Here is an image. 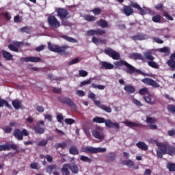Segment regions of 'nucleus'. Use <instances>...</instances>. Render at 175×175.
I'll return each mask as SVG.
<instances>
[{"instance_id": "obj_30", "label": "nucleus", "mask_w": 175, "mask_h": 175, "mask_svg": "<svg viewBox=\"0 0 175 175\" xmlns=\"http://www.w3.org/2000/svg\"><path fill=\"white\" fill-rule=\"evenodd\" d=\"M124 90L127 92V94H135V91H136L135 87L130 84L124 86Z\"/></svg>"}, {"instance_id": "obj_12", "label": "nucleus", "mask_w": 175, "mask_h": 175, "mask_svg": "<svg viewBox=\"0 0 175 175\" xmlns=\"http://www.w3.org/2000/svg\"><path fill=\"white\" fill-rule=\"evenodd\" d=\"M48 23L51 28H59L61 23L54 16L48 17Z\"/></svg>"}, {"instance_id": "obj_64", "label": "nucleus", "mask_w": 175, "mask_h": 175, "mask_svg": "<svg viewBox=\"0 0 175 175\" xmlns=\"http://www.w3.org/2000/svg\"><path fill=\"white\" fill-rule=\"evenodd\" d=\"M167 135L171 137L175 136V129L168 131Z\"/></svg>"}, {"instance_id": "obj_19", "label": "nucleus", "mask_w": 175, "mask_h": 175, "mask_svg": "<svg viewBox=\"0 0 175 175\" xmlns=\"http://www.w3.org/2000/svg\"><path fill=\"white\" fill-rule=\"evenodd\" d=\"M100 65L101 69H105L106 70L114 68V65L107 62H100Z\"/></svg>"}, {"instance_id": "obj_32", "label": "nucleus", "mask_w": 175, "mask_h": 175, "mask_svg": "<svg viewBox=\"0 0 175 175\" xmlns=\"http://www.w3.org/2000/svg\"><path fill=\"white\" fill-rule=\"evenodd\" d=\"M97 107H99V109H101V110H104L106 113H111V107H107L100 101V104L98 105H96Z\"/></svg>"}, {"instance_id": "obj_58", "label": "nucleus", "mask_w": 175, "mask_h": 175, "mask_svg": "<svg viewBox=\"0 0 175 175\" xmlns=\"http://www.w3.org/2000/svg\"><path fill=\"white\" fill-rule=\"evenodd\" d=\"M79 62H80L79 58H75L71 60L70 62H68V66H70V65H75V64H79Z\"/></svg>"}, {"instance_id": "obj_36", "label": "nucleus", "mask_w": 175, "mask_h": 175, "mask_svg": "<svg viewBox=\"0 0 175 175\" xmlns=\"http://www.w3.org/2000/svg\"><path fill=\"white\" fill-rule=\"evenodd\" d=\"M96 16L90 14H87L84 16V20L89 22L96 21Z\"/></svg>"}, {"instance_id": "obj_9", "label": "nucleus", "mask_w": 175, "mask_h": 175, "mask_svg": "<svg viewBox=\"0 0 175 175\" xmlns=\"http://www.w3.org/2000/svg\"><path fill=\"white\" fill-rule=\"evenodd\" d=\"M18 148L17 145L10 144L9 143H6L4 145H0V151H10V149H12L15 151V154H20V150Z\"/></svg>"}, {"instance_id": "obj_25", "label": "nucleus", "mask_w": 175, "mask_h": 175, "mask_svg": "<svg viewBox=\"0 0 175 175\" xmlns=\"http://www.w3.org/2000/svg\"><path fill=\"white\" fill-rule=\"evenodd\" d=\"M3 57L5 58L6 61H12L13 60V55L10 53L6 51L5 50H3L1 51Z\"/></svg>"}, {"instance_id": "obj_6", "label": "nucleus", "mask_w": 175, "mask_h": 175, "mask_svg": "<svg viewBox=\"0 0 175 175\" xmlns=\"http://www.w3.org/2000/svg\"><path fill=\"white\" fill-rule=\"evenodd\" d=\"M106 148H94V147H84L82 148V152L88 154H98V152H106Z\"/></svg>"}, {"instance_id": "obj_4", "label": "nucleus", "mask_w": 175, "mask_h": 175, "mask_svg": "<svg viewBox=\"0 0 175 175\" xmlns=\"http://www.w3.org/2000/svg\"><path fill=\"white\" fill-rule=\"evenodd\" d=\"M115 66H126V72L129 75H133L136 68L124 60H120L114 63Z\"/></svg>"}, {"instance_id": "obj_54", "label": "nucleus", "mask_w": 175, "mask_h": 175, "mask_svg": "<svg viewBox=\"0 0 175 175\" xmlns=\"http://www.w3.org/2000/svg\"><path fill=\"white\" fill-rule=\"evenodd\" d=\"M160 53H170V48L167 46H164L163 48L159 49Z\"/></svg>"}, {"instance_id": "obj_7", "label": "nucleus", "mask_w": 175, "mask_h": 175, "mask_svg": "<svg viewBox=\"0 0 175 175\" xmlns=\"http://www.w3.org/2000/svg\"><path fill=\"white\" fill-rule=\"evenodd\" d=\"M92 136L95 137V139H98V140H105V133H103V129L101 127L97 126L95 129L92 131Z\"/></svg>"}, {"instance_id": "obj_44", "label": "nucleus", "mask_w": 175, "mask_h": 175, "mask_svg": "<svg viewBox=\"0 0 175 175\" xmlns=\"http://www.w3.org/2000/svg\"><path fill=\"white\" fill-rule=\"evenodd\" d=\"M12 106L13 107H14V109H16V110H18V109H20V101H18V100H15L12 101Z\"/></svg>"}, {"instance_id": "obj_24", "label": "nucleus", "mask_w": 175, "mask_h": 175, "mask_svg": "<svg viewBox=\"0 0 175 175\" xmlns=\"http://www.w3.org/2000/svg\"><path fill=\"white\" fill-rule=\"evenodd\" d=\"M131 7L134 8V9H137V10L139 12V14L142 16H144V14H146V11H144V10H143L142 7H140V5H139L137 3L132 2Z\"/></svg>"}, {"instance_id": "obj_21", "label": "nucleus", "mask_w": 175, "mask_h": 175, "mask_svg": "<svg viewBox=\"0 0 175 175\" xmlns=\"http://www.w3.org/2000/svg\"><path fill=\"white\" fill-rule=\"evenodd\" d=\"M106 162L107 163H110L111 162H114L116 161V153L114 152H109L106 156Z\"/></svg>"}, {"instance_id": "obj_34", "label": "nucleus", "mask_w": 175, "mask_h": 175, "mask_svg": "<svg viewBox=\"0 0 175 175\" xmlns=\"http://www.w3.org/2000/svg\"><path fill=\"white\" fill-rule=\"evenodd\" d=\"M167 154L171 157H174V155H175V147L173 146H168L167 149Z\"/></svg>"}, {"instance_id": "obj_46", "label": "nucleus", "mask_w": 175, "mask_h": 175, "mask_svg": "<svg viewBox=\"0 0 175 175\" xmlns=\"http://www.w3.org/2000/svg\"><path fill=\"white\" fill-rule=\"evenodd\" d=\"M64 122H66V124H67L68 125H73V124H75L76 121L72 118H66L64 120Z\"/></svg>"}, {"instance_id": "obj_26", "label": "nucleus", "mask_w": 175, "mask_h": 175, "mask_svg": "<svg viewBox=\"0 0 175 175\" xmlns=\"http://www.w3.org/2000/svg\"><path fill=\"white\" fill-rule=\"evenodd\" d=\"M68 169L73 173L74 174H77L79 173V166L75 163H68Z\"/></svg>"}, {"instance_id": "obj_55", "label": "nucleus", "mask_w": 175, "mask_h": 175, "mask_svg": "<svg viewBox=\"0 0 175 175\" xmlns=\"http://www.w3.org/2000/svg\"><path fill=\"white\" fill-rule=\"evenodd\" d=\"M8 49H10V50H12V51H15L16 53H18V48L14 46V44H9Z\"/></svg>"}, {"instance_id": "obj_42", "label": "nucleus", "mask_w": 175, "mask_h": 175, "mask_svg": "<svg viewBox=\"0 0 175 175\" xmlns=\"http://www.w3.org/2000/svg\"><path fill=\"white\" fill-rule=\"evenodd\" d=\"M166 167L169 172H175V164L174 163H167Z\"/></svg>"}, {"instance_id": "obj_28", "label": "nucleus", "mask_w": 175, "mask_h": 175, "mask_svg": "<svg viewBox=\"0 0 175 175\" xmlns=\"http://www.w3.org/2000/svg\"><path fill=\"white\" fill-rule=\"evenodd\" d=\"M61 172L62 175H70V172H69V163L64 164Z\"/></svg>"}, {"instance_id": "obj_56", "label": "nucleus", "mask_w": 175, "mask_h": 175, "mask_svg": "<svg viewBox=\"0 0 175 175\" xmlns=\"http://www.w3.org/2000/svg\"><path fill=\"white\" fill-rule=\"evenodd\" d=\"M90 83L91 79L85 80L80 83L79 87H84V85H87Z\"/></svg>"}, {"instance_id": "obj_8", "label": "nucleus", "mask_w": 175, "mask_h": 175, "mask_svg": "<svg viewBox=\"0 0 175 175\" xmlns=\"http://www.w3.org/2000/svg\"><path fill=\"white\" fill-rule=\"evenodd\" d=\"M13 135L17 140H23L24 139L23 136H28L29 133L25 129H23L22 131L19 129H16L13 132Z\"/></svg>"}, {"instance_id": "obj_60", "label": "nucleus", "mask_w": 175, "mask_h": 175, "mask_svg": "<svg viewBox=\"0 0 175 175\" xmlns=\"http://www.w3.org/2000/svg\"><path fill=\"white\" fill-rule=\"evenodd\" d=\"M1 16H3V17H5L6 18V20H8V21H9V20H10V18H12V16H10V14H9V12H8L1 13Z\"/></svg>"}, {"instance_id": "obj_17", "label": "nucleus", "mask_w": 175, "mask_h": 175, "mask_svg": "<svg viewBox=\"0 0 175 175\" xmlns=\"http://www.w3.org/2000/svg\"><path fill=\"white\" fill-rule=\"evenodd\" d=\"M131 39L135 42H136L137 40H146L148 39V36H147L144 33H138L136 35L131 36Z\"/></svg>"}, {"instance_id": "obj_14", "label": "nucleus", "mask_w": 175, "mask_h": 175, "mask_svg": "<svg viewBox=\"0 0 175 175\" xmlns=\"http://www.w3.org/2000/svg\"><path fill=\"white\" fill-rule=\"evenodd\" d=\"M106 33V31L102 29H90L87 31L88 36H94L95 35L98 36H102L105 35Z\"/></svg>"}, {"instance_id": "obj_2", "label": "nucleus", "mask_w": 175, "mask_h": 175, "mask_svg": "<svg viewBox=\"0 0 175 175\" xmlns=\"http://www.w3.org/2000/svg\"><path fill=\"white\" fill-rule=\"evenodd\" d=\"M93 122H96V124H105L107 128H115L117 131H120V124L114 123L110 119L106 120L104 118L96 116L93 118Z\"/></svg>"}, {"instance_id": "obj_13", "label": "nucleus", "mask_w": 175, "mask_h": 175, "mask_svg": "<svg viewBox=\"0 0 175 175\" xmlns=\"http://www.w3.org/2000/svg\"><path fill=\"white\" fill-rule=\"evenodd\" d=\"M57 13L60 20H62V18H69L70 17L68 10L65 8H58L57 10Z\"/></svg>"}, {"instance_id": "obj_59", "label": "nucleus", "mask_w": 175, "mask_h": 175, "mask_svg": "<svg viewBox=\"0 0 175 175\" xmlns=\"http://www.w3.org/2000/svg\"><path fill=\"white\" fill-rule=\"evenodd\" d=\"M133 103H134V105H136V106H137L138 107L143 106V104H142V103L136 98L133 99Z\"/></svg>"}, {"instance_id": "obj_1", "label": "nucleus", "mask_w": 175, "mask_h": 175, "mask_svg": "<svg viewBox=\"0 0 175 175\" xmlns=\"http://www.w3.org/2000/svg\"><path fill=\"white\" fill-rule=\"evenodd\" d=\"M152 54V51L150 50L144 52V56L142 53H133L130 55V58H131V59H135V61L137 59H139V61H144L145 58L148 61L147 64L148 66L153 68V69H158L159 68V65L154 61V59H155V57H154Z\"/></svg>"}, {"instance_id": "obj_38", "label": "nucleus", "mask_w": 175, "mask_h": 175, "mask_svg": "<svg viewBox=\"0 0 175 175\" xmlns=\"http://www.w3.org/2000/svg\"><path fill=\"white\" fill-rule=\"evenodd\" d=\"M55 169H57V165H48L46 167V173H49V174H51V173H53V170H55Z\"/></svg>"}, {"instance_id": "obj_45", "label": "nucleus", "mask_w": 175, "mask_h": 175, "mask_svg": "<svg viewBox=\"0 0 175 175\" xmlns=\"http://www.w3.org/2000/svg\"><path fill=\"white\" fill-rule=\"evenodd\" d=\"M20 31L21 32H23V33H31V29L27 26L21 28Z\"/></svg>"}, {"instance_id": "obj_52", "label": "nucleus", "mask_w": 175, "mask_h": 175, "mask_svg": "<svg viewBox=\"0 0 175 175\" xmlns=\"http://www.w3.org/2000/svg\"><path fill=\"white\" fill-rule=\"evenodd\" d=\"M80 77H87L88 76V72L84 70H79Z\"/></svg>"}, {"instance_id": "obj_63", "label": "nucleus", "mask_w": 175, "mask_h": 175, "mask_svg": "<svg viewBox=\"0 0 175 175\" xmlns=\"http://www.w3.org/2000/svg\"><path fill=\"white\" fill-rule=\"evenodd\" d=\"M13 131V129L10 126H6V127L4 129V132L5 133H10Z\"/></svg>"}, {"instance_id": "obj_51", "label": "nucleus", "mask_w": 175, "mask_h": 175, "mask_svg": "<svg viewBox=\"0 0 175 175\" xmlns=\"http://www.w3.org/2000/svg\"><path fill=\"white\" fill-rule=\"evenodd\" d=\"M146 122H147V124H155V122H157V119L151 118V117H147Z\"/></svg>"}, {"instance_id": "obj_40", "label": "nucleus", "mask_w": 175, "mask_h": 175, "mask_svg": "<svg viewBox=\"0 0 175 175\" xmlns=\"http://www.w3.org/2000/svg\"><path fill=\"white\" fill-rule=\"evenodd\" d=\"M62 38L65 39V40H67V42H70V43H77V40L72 37H69L68 36H62Z\"/></svg>"}, {"instance_id": "obj_35", "label": "nucleus", "mask_w": 175, "mask_h": 175, "mask_svg": "<svg viewBox=\"0 0 175 175\" xmlns=\"http://www.w3.org/2000/svg\"><path fill=\"white\" fill-rule=\"evenodd\" d=\"M162 19V16L159 14H156L154 15L152 17V21H153V23H157L159 24H161V20Z\"/></svg>"}, {"instance_id": "obj_49", "label": "nucleus", "mask_w": 175, "mask_h": 175, "mask_svg": "<svg viewBox=\"0 0 175 175\" xmlns=\"http://www.w3.org/2000/svg\"><path fill=\"white\" fill-rule=\"evenodd\" d=\"M148 92H150L148 91V89L146 88H144L139 90V95H146V94H148Z\"/></svg>"}, {"instance_id": "obj_31", "label": "nucleus", "mask_w": 175, "mask_h": 175, "mask_svg": "<svg viewBox=\"0 0 175 175\" xmlns=\"http://www.w3.org/2000/svg\"><path fill=\"white\" fill-rule=\"evenodd\" d=\"M97 25L101 27V28H107L109 27V23L105 19H100L96 21Z\"/></svg>"}, {"instance_id": "obj_37", "label": "nucleus", "mask_w": 175, "mask_h": 175, "mask_svg": "<svg viewBox=\"0 0 175 175\" xmlns=\"http://www.w3.org/2000/svg\"><path fill=\"white\" fill-rule=\"evenodd\" d=\"M126 126H129V128H133V127H136V126H140V124L131 122V121H126L124 122Z\"/></svg>"}, {"instance_id": "obj_5", "label": "nucleus", "mask_w": 175, "mask_h": 175, "mask_svg": "<svg viewBox=\"0 0 175 175\" xmlns=\"http://www.w3.org/2000/svg\"><path fill=\"white\" fill-rule=\"evenodd\" d=\"M48 49L50 51H53V53H63V54H69V53L66 52V50L69 49V46L68 45H62V46H57L54 48L51 42H48Z\"/></svg>"}, {"instance_id": "obj_20", "label": "nucleus", "mask_w": 175, "mask_h": 175, "mask_svg": "<svg viewBox=\"0 0 175 175\" xmlns=\"http://www.w3.org/2000/svg\"><path fill=\"white\" fill-rule=\"evenodd\" d=\"M144 99L146 103L149 105H155V98L151 94H148L144 97Z\"/></svg>"}, {"instance_id": "obj_39", "label": "nucleus", "mask_w": 175, "mask_h": 175, "mask_svg": "<svg viewBox=\"0 0 175 175\" xmlns=\"http://www.w3.org/2000/svg\"><path fill=\"white\" fill-rule=\"evenodd\" d=\"M122 164L128 166V167H133L135 166V163L132 160H124L122 161Z\"/></svg>"}, {"instance_id": "obj_22", "label": "nucleus", "mask_w": 175, "mask_h": 175, "mask_svg": "<svg viewBox=\"0 0 175 175\" xmlns=\"http://www.w3.org/2000/svg\"><path fill=\"white\" fill-rule=\"evenodd\" d=\"M96 95L95 94V93L92 92H90V93L88 94V98L90 99H92V101L94 102V105L96 106L100 105V101L96 100Z\"/></svg>"}, {"instance_id": "obj_18", "label": "nucleus", "mask_w": 175, "mask_h": 175, "mask_svg": "<svg viewBox=\"0 0 175 175\" xmlns=\"http://www.w3.org/2000/svg\"><path fill=\"white\" fill-rule=\"evenodd\" d=\"M154 143H157V146L159 147V150L163 152V154H167V145L162 143H158L157 140H154Z\"/></svg>"}, {"instance_id": "obj_41", "label": "nucleus", "mask_w": 175, "mask_h": 175, "mask_svg": "<svg viewBox=\"0 0 175 175\" xmlns=\"http://www.w3.org/2000/svg\"><path fill=\"white\" fill-rule=\"evenodd\" d=\"M80 160L82 161V162H87L88 163H91L92 162V159L84 155L81 156Z\"/></svg>"}, {"instance_id": "obj_27", "label": "nucleus", "mask_w": 175, "mask_h": 175, "mask_svg": "<svg viewBox=\"0 0 175 175\" xmlns=\"http://www.w3.org/2000/svg\"><path fill=\"white\" fill-rule=\"evenodd\" d=\"M136 146L139 148V150H142V151H147V150H148V146L143 142H138L136 144Z\"/></svg>"}, {"instance_id": "obj_10", "label": "nucleus", "mask_w": 175, "mask_h": 175, "mask_svg": "<svg viewBox=\"0 0 175 175\" xmlns=\"http://www.w3.org/2000/svg\"><path fill=\"white\" fill-rule=\"evenodd\" d=\"M33 131L36 135H43V133L46 132L44 121L41 120L40 122H37L36 125L33 126Z\"/></svg>"}, {"instance_id": "obj_15", "label": "nucleus", "mask_w": 175, "mask_h": 175, "mask_svg": "<svg viewBox=\"0 0 175 175\" xmlns=\"http://www.w3.org/2000/svg\"><path fill=\"white\" fill-rule=\"evenodd\" d=\"M142 82L144 83V84H146V85H151V87H154V88H159V84L151 78L143 79H142Z\"/></svg>"}, {"instance_id": "obj_33", "label": "nucleus", "mask_w": 175, "mask_h": 175, "mask_svg": "<svg viewBox=\"0 0 175 175\" xmlns=\"http://www.w3.org/2000/svg\"><path fill=\"white\" fill-rule=\"evenodd\" d=\"M69 154L71 155H79V149L76 146H71L69 148Z\"/></svg>"}, {"instance_id": "obj_43", "label": "nucleus", "mask_w": 175, "mask_h": 175, "mask_svg": "<svg viewBox=\"0 0 175 175\" xmlns=\"http://www.w3.org/2000/svg\"><path fill=\"white\" fill-rule=\"evenodd\" d=\"M91 87L92 88H94L95 90H96L97 88L98 90H105V86L103 85H96L95 83H92Z\"/></svg>"}, {"instance_id": "obj_47", "label": "nucleus", "mask_w": 175, "mask_h": 175, "mask_svg": "<svg viewBox=\"0 0 175 175\" xmlns=\"http://www.w3.org/2000/svg\"><path fill=\"white\" fill-rule=\"evenodd\" d=\"M62 21V25H64V27H70L72 23L66 20L65 18L60 19Z\"/></svg>"}, {"instance_id": "obj_16", "label": "nucleus", "mask_w": 175, "mask_h": 175, "mask_svg": "<svg viewBox=\"0 0 175 175\" xmlns=\"http://www.w3.org/2000/svg\"><path fill=\"white\" fill-rule=\"evenodd\" d=\"M21 62H40L42 61V59L39 57H22L21 58Z\"/></svg>"}, {"instance_id": "obj_61", "label": "nucleus", "mask_w": 175, "mask_h": 175, "mask_svg": "<svg viewBox=\"0 0 175 175\" xmlns=\"http://www.w3.org/2000/svg\"><path fill=\"white\" fill-rule=\"evenodd\" d=\"M52 91L54 94H61L62 92V90L59 88H53Z\"/></svg>"}, {"instance_id": "obj_11", "label": "nucleus", "mask_w": 175, "mask_h": 175, "mask_svg": "<svg viewBox=\"0 0 175 175\" xmlns=\"http://www.w3.org/2000/svg\"><path fill=\"white\" fill-rule=\"evenodd\" d=\"M105 54L112 58V59L118 60L121 58V55L117 51L113 50L111 48H107L104 50Z\"/></svg>"}, {"instance_id": "obj_57", "label": "nucleus", "mask_w": 175, "mask_h": 175, "mask_svg": "<svg viewBox=\"0 0 175 175\" xmlns=\"http://www.w3.org/2000/svg\"><path fill=\"white\" fill-rule=\"evenodd\" d=\"M30 167L31 169H34L35 170H38V169H39V163H36V162L32 163L30 165Z\"/></svg>"}, {"instance_id": "obj_62", "label": "nucleus", "mask_w": 175, "mask_h": 175, "mask_svg": "<svg viewBox=\"0 0 175 175\" xmlns=\"http://www.w3.org/2000/svg\"><path fill=\"white\" fill-rule=\"evenodd\" d=\"M153 40L156 42V43H159V44H162L163 43V40H161V38H158V37H154L153 38Z\"/></svg>"}, {"instance_id": "obj_3", "label": "nucleus", "mask_w": 175, "mask_h": 175, "mask_svg": "<svg viewBox=\"0 0 175 175\" xmlns=\"http://www.w3.org/2000/svg\"><path fill=\"white\" fill-rule=\"evenodd\" d=\"M58 102L62 103L63 105H66L71 109H77V105L72 100V98L66 96H59L57 98Z\"/></svg>"}, {"instance_id": "obj_50", "label": "nucleus", "mask_w": 175, "mask_h": 175, "mask_svg": "<svg viewBox=\"0 0 175 175\" xmlns=\"http://www.w3.org/2000/svg\"><path fill=\"white\" fill-rule=\"evenodd\" d=\"M92 12L93 14H94V16H98V14H100V12H102V10L99 8H96L92 10Z\"/></svg>"}, {"instance_id": "obj_48", "label": "nucleus", "mask_w": 175, "mask_h": 175, "mask_svg": "<svg viewBox=\"0 0 175 175\" xmlns=\"http://www.w3.org/2000/svg\"><path fill=\"white\" fill-rule=\"evenodd\" d=\"M167 65H168V66L170 68H171V69H175V61L174 60H168L167 62Z\"/></svg>"}, {"instance_id": "obj_29", "label": "nucleus", "mask_w": 175, "mask_h": 175, "mask_svg": "<svg viewBox=\"0 0 175 175\" xmlns=\"http://www.w3.org/2000/svg\"><path fill=\"white\" fill-rule=\"evenodd\" d=\"M160 11L162 12L163 17H165L167 20H170V21H173V20H174V18H173V17L170 16L169 13H167V11H166V8L163 7Z\"/></svg>"}, {"instance_id": "obj_53", "label": "nucleus", "mask_w": 175, "mask_h": 175, "mask_svg": "<svg viewBox=\"0 0 175 175\" xmlns=\"http://www.w3.org/2000/svg\"><path fill=\"white\" fill-rule=\"evenodd\" d=\"M167 110L170 113H172V114H175V105H170L167 106Z\"/></svg>"}, {"instance_id": "obj_23", "label": "nucleus", "mask_w": 175, "mask_h": 175, "mask_svg": "<svg viewBox=\"0 0 175 175\" xmlns=\"http://www.w3.org/2000/svg\"><path fill=\"white\" fill-rule=\"evenodd\" d=\"M123 12L126 16H129L132 14H133V9L131 8V6L129 5H124L123 6Z\"/></svg>"}]
</instances>
